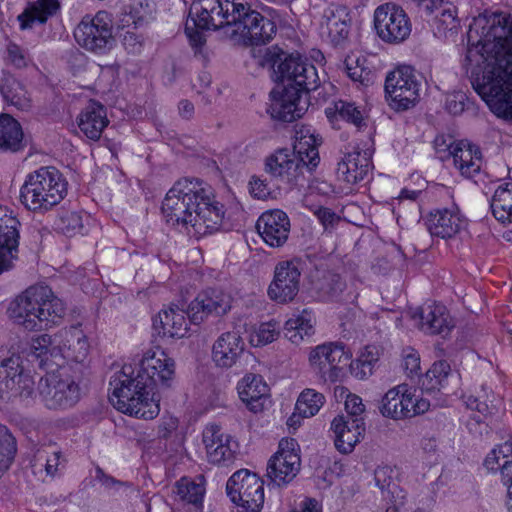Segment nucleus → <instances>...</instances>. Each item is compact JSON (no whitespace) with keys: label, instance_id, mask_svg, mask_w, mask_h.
<instances>
[{"label":"nucleus","instance_id":"46","mask_svg":"<svg viewBox=\"0 0 512 512\" xmlns=\"http://www.w3.org/2000/svg\"><path fill=\"white\" fill-rule=\"evenodd\" d=\"M494 217L502 222H512V183L500 185L491 200Z\"/></svg>","mask_w":512,"mask_h":512},{"label":"nucleus","instance_id":"33","mask_svg":"<svg viewBox=\"0 0 512 512\" xmlns=\"http://www.w3.org/2000/svg\"><path fill=\"white\" fill-rule=\"evenodd\" d=\"M302 90L296 87H285L278 99L271 104L272 115L285 122H292L305 113L307 102L302 101Z\"/></svg>","mask_w":512,"mask_h":512},{"label":"nucleus","instance_id":"6","mask_svg":"<svg viewBox=\"0 0 512 512\" xmlns=\"http://www.w3.org/2000/svg\"><path fill=\"white\" fill-rule=\"evenodd\" d=\"M67 192L63 174L53 166H44L26 175L20 188V202L29 211L45 213L57 206Z\"/></svg>","mask_w":512,"mask_h":512},{"label":"nucleus","instance_id":"55","mask_svg":"<svg viewBox=\"0 0 512 512\" xmlns=\"http://www.w3.org/2000/svg\"><path fill=\"white\" fill-rule=\"evenodd\" d=\"M57 227L69 236L81 233L83 229L82 215L74 211L65 212L60 216Z\"/></svg>","mask_w":512,"mask_h":512},{"label":"nucleus","instance_id":"30","mask_svg":"<svg viewBox=\"0 0 512 512\" xmlns=\"http://www.w3.org/2000/svg\"><path fill=\"white\" fill-rule=\"evenodd\" d=\"M189 323L183 309L169 306L162 309L153 319V328L161 337L181 339L187 335Z\"/></svg>","mask_w":512,"mask_h":512},{"label":"nucleus","instance_id":"59","mask_svg":"<svg viewBox=\"0 0 512 512\" xmlns=\"http://www.w3.org/2000/svg\"><path fill=\"white\" fill-rule=\"evenodd\" d=\"M145 21V11H136V14L131 13L128 7H125L124 12L120 18V23L123 28L133 27L136 28L138 25H141Z\"/></svg>","mask_w":512,"mask_h":512},{"label":"nucleus","instance_id":"19","mask_svg":"<svg viewBox=\"0 0 512 512\" xmlns=\"http://www.w3.org/2000/svg\"><path fill=\"white\" fill-rule=\"evenodd\" d=\"M231 33L245 44H265L275 35L276 25L257 11L243 12V16L233 22Z\"/></svg>","mask_w":512,"mask_h":512},{"label":"nucleus","instance_id":"8","mask_svg":"<svg viewBox=\"0 0 512 512\" xmlns=\"http://www.w3.org/2000/svg\"><path fill=\"white\" fill-rule=\"evenodd\" d=\"M227 495L238 512H260L264 504V482L255 473L241 469L226 484Z\"/></svg>","mask_w":512,"mask_h":512},{"label":"nucleus","instance_id":"62","mask_svg":"<svg viewBox=\"0 0 512 512\" xmlns=\"http://www.w3.org/2000/svg\"><path fill=\"white\" fill-rule=\"evenodd\" d=\"M501 481L507 488V496H512V461L505 460L500 469Z\"/></svg>","mask_w":512,"mask_h":512},{"label":"nucleus","instance_id":"37","mask_svg":"<svg viewBox=\"0 0 512 512\" xmlns=\"http://www.w3.org/2000/svg\"><path fill=\"white\" fill-rule=\"evenodd\" d=\"M455 167L465 177H473L482 167V157L478 147L467 142H459L451 152Z\"/></svg>","mask_w":512,"mask_h":512},{"label":"nucleus","instance_id":"34","mask_svg":"<svg viewBox=\"0 0 512 512\" xmlns=\"http://www.w3.org/2000/svg\"><path fill=\"white\" fill-rule=\"evenodd\" d=\"M108 123L105 107L96 101H90L77 117L80 131L91 140H98Z\"/></svg>","mask_w":512,"mask_h":512},{"label":"nucleus","instance_id":"60","mask_svg":"<svg viewBox=\"0 0 512 512\" xmlns=\"http://www.w3.org/2000/svg\"><path fill=\"white\" fill-rule=\"evenodd\" d=\"M124 48L132 54L140 53L142 50V40L135 32L127 30L123 34L122 40Z\"/></svg>","mask_w":512,"mask_h":512},{"label":"nucleus","instance_id":"42","mask_svg":"<svg viewBox=\"0 0 512 512\" xmlns=\"http://www.w3.org/2000/svg\"><path fill=\"white\" fill-rule=\"evenodd\" d=\"M0 92L4 101L15 108L26 111L31 108V98L24 85L14 77L5 79Z\"/></svg>","mask_w":512,"mask_h":512},{"label":"nucleus","instance_id":"23","mask_svg":"<svg viewBox=\"0 0 512 512\" xmlns=\"http://www.w3.org/2000/svg\"><path fill=\"white\" fill-rule=\"evenodd\" d=\"M18 220L0 207V274L12 269L18 259Z\"/></svg>","mask_w":512,"mask_h":512},{"label":"nucleus","instance_id":"32","mask_svg":"<svg viewBox=\"0 0 512 512\" xmlns=\"http://www.w3.org/2000/svg\"><path fill=\"white\" fill-rule=\"evenodd\" d=\"M426 226L431 235L452 238L465 226V220L456 208L438 209L429 213Z\"/></svg>","mask_w":512,"mask_h":512},{"label":"nucleus","instance_id":"13","mask_svg":"<svg viewBox=\"0 0 512 512\" xmlns=\"http://www.w3.org/2000/svg\"><path fill=\"white\" fill-rule=\"evenodd\" d=\"M386 100L395 111L413 107L419 99V83L410 66H399L385 79Z\"/></svg>","mask_w":512,"mask_h":512},{"label":"nucleus","instance_id":"22","mask_svg":"<svg viewBox=\"0 0 512 512\" xmlns=\"http://www.w3.org/2000/svg\"><path fill=\"white\" fill-rule=\"evenodd\" d=\"M55 351L58 359L83 362L89 353L87 336L79 326L60 329L54 334Z\"/></svg>","mask_w":512,"mask_h":512},{"label":"nucleus","instance_id":"57","mask_svg":"<svg viewBox=\"0 0 512 512\" xmlns=\"http://www.w3.org/2000/svg\"><path fill=\"white\" fill-rule=\"evenodd\" d=\"M314 214L325 230L333 229L340 221V217L329 208L318 207Z\"/></svg>","mask_w":512,"mask_h":512},{"label":"nucleus","instance_id":"47","mask_svg":"<svg viewBox=\"0 0 512 512\" xmlns=\"http://www.w3.org/2000/svg\"><path fill=\"white\" fill-rule=\"evenodd\" d=\"M450 371V365L446 361L435 362L422 378V388L430 392L441 390L445 386Z\"/></svg>","mask_w":512,"mask_h":512},{"label":"nucleus","instance_id":"61","mask_svg":"<svg viewBox=\"0 0 512 512\" xmlns=\"http://www.w3.org/2000/svg\"><path fill=\"white\" fill-rule=\"evenodd\" d=\"M403 366L409 374L417 373L420 369L419 355L413 349H408L404 352Z\"/></svg>","mask_w":512,"mask_h":512},{"label":"nucleus","instance_id":"1","mask_svg":"<svg viewBox=\"0 0 512 512\" xmlns=\"http://www.w3.org/2000/svg\"><path fill=\"white\" fill-rule=\"evenodd\" d=\"M478 27L482 31L477 45L466 54L469 66L484 64L473 87L497 117L512 121V18L499 14L475 19L469 41Z\"/></svg>","mask_w":512,"mask_h":512},{"label":"nucleus","instance_id":"26","mask_svg":"<svg viewBox=\"0 0 512 512\" xmlns=\"http://www.w3.org/2000/svg\"><path fill=\"white\" fill-rule=\"evenodd\" d=\"M372 150L369 147L360 149L353 147L352 151L345 154L337 165V176L348 184H356L362 181L371 169Z\"/></svg>","mask_w":512,"mask_h":512},{"label":"nucleus","instance_id":"56","mask_svg":"<svg viewBox=\"0 0 512 512\" xmlns=\"http://www.w3.org/2000/svg\"><path fill=\"white\" fill-rule=\"evenodd\" d=\"M7 60L16 68H24L31 61L27 52L12 42L7 45Z\"/></svg>","mask_w":512,"mask_h":512},{"label":"nucleus","instance_id":"9","mask_svg":"<svg viewBox=\"0 0 512 512\" xmlns=\"http://www.w3.org/2000/svg\"><path fill=\"white\" fill-rule=\"evenodd\" d=\"M429 408L430 402L422 397V393H418L416 389L402 384L385 393L379 410L384 417L402 420L423 414Z\"/></svg>","mask_w":512,"mask_h":512},{"label":"nucleus","instance_id":"54","mask_svg":"<svg viewBox=\"0 0 512 512\" xmlns=\"http://www.w3.org/2000/svg\"><path fill=\"white\" fill-rule=\"evenodd\" d=\"M44 452H39L35 458L34 466H41L45 468L48 476L54 477L64 467V460H61V453L54 451L51 454L44 456Z\"/></svg>","mask_w":512,"mask_h":512},{"label":"nucleus","instance_id":"16","mask_svg":"<svg viewBox=\"0 0 512 512\" xmlns=\"http://www.w3.org/2000/svg\"><path fill=\"white\" fill-rule=\"evenodd\" d=\"M277 69L281 80L287 81V87H296L297 90L305 92L319 87L320 78L316 67L298 54L286 56Z\"/></svg>","mask_w":512,"mask_h":512},{"label":"nucleus","instance_id":"51","mask_svg":"<svg viewBox=\"0 0 512 512\" xmlns=\"http://www.w3.org/2000/svg\"><path fill=\"white\" fill-rule=\"evenodd\" d=\"M378 361V351L376 347L368 346L361 355L351 363L353 373L360 379H365L372 375L373 369Z\"/></svg>","mask_w":512,"mask_h":512},{"label":"nucleus","instance_id":"43","mask_svg":"<svg viewBox=\"0 0 512 512\" xmlns=\"http://www.w3.org/2000/svg\"><path fill=\"white\" fill-rule=\"evenodd\" d=\"M325 113L331 122L342 119L361 129L366 125L363 112L353 102L339 100L333 103V106L326 108Z\"/></svg>","mask_w":512,"mask_h":512},{"label":"nucleus","instance_id":"4","mask_svg":"<svg viewBox=\"0 0 512 512\" xmlns=\"http://www.w3.org/2000/svg\"><path fill=\"white\" fill-rule=\"evenodd\" d=\"M139 380L136 367L125 363L110 379L111 403L124 414L153 419L160 411L159 399Z\"/></svg>","mask_w":512,"mask_h":512},{"label":"nucleus","instance_id":"63","mask_svg":"<svg viewBox=\"0 0 512 512\" xmlns=\"http://www.w3.org/2000/svg\"><path fill=\"white\" fill-rule=\"evenodd\" d=\"M250 192L258 199H265L270 194L267 184L259 178H252L250 181Z\"/></svg>","mask_w":512,"mask_h":512},{"label":"nucleus","instance_id":"45","mask_svg":"<svg viewBox=\"0 0 512 512\" xmlns=\"http://www.w3.org/2000/svg\"><path fill=\"white\" fill-rule=\"evenodd\" d=\"M464 403L468 409L477 411L482 416L487 417L500 409L502 401L492 391L488 392L482 386L478 395L464 396Z\"/></svg>","mask_w":512,"mask_h":512},{"label":"nucleus","instance_id":"17","mask_svg":"<svg viewBox=\"0 0 512 512\" xmlns=\"http://www.w3.org/2000/svg\"><path fill=\"white\" fill-rule=\"evenodd\" d=\"M294 439H282L267 466V476L277 485L292 481L300 470V456Z\"/></svg>","mask_w":512,"mask_h":512},{"label":"nucleus","instance_id":"5","mask_svg":"<svg viewBox=\"0 0 512 512\" xmlns=\"http://www.w3.org/2000/svg\"><path fill=\"white\" fill-rule=\"evenodd\" d=\"M318 141L309 129L296 131L293 151L279 149L265 160V171L283 184H296L304 170L312 171L320 162Z\"/></svg>","mask_w":512,"mask_h":512},{"label":"nucleus","instance_id":"24","mask_svg":"<svg viewBox=\"0 0 512 512\" xmlns=\"http://www.w3.org/2000/svg\"><path fill=\"white\" fill-rule=\"evenodd\" d=\"M207 460L216 465L225 464L234 458L237 444L233 438L216 424H210L203 430Z\"/></svg>","mask_w":512,"mask_h":512},{"label":"nucleus","instance_id":"29","mask_svg":"<svg viewBox=\"0 0 512 512\" xmlns=\"http://www.w3.org/2000/svg\"><path fill=\"white\" fill-rule=\"evenodd\" d=\"M231 308V297L219 290L211 289L199 294L190 304L192 322H200L210 314L223 315Z\"/></svg>","mask_w":512,"mask_h":512},{"label":"nucleus","instance_id":"52","mask_svg":"<svg viewBox=\"0 0 512 512\" xmlns=\"http://www.w3.org/2000/svg\"><path fill=\"white\" fill-rule=\"evenodd\" d=\"M177 494L188 503L199 504L203 500L205 488L202 483L182 478L177 482Z\"/></svg>","mask_w":512,"mask_h":512},{"label":"nucleus","instance_id":"38","mask_svg":"<svg viewBox=\"0 0 512 512\" xmlns=\"http://www.w3.org/2000/svg\"><path fill=\"white\" fill-rule=\"evenodd\" d=\"M240 399L246 403L253 412L263 407L261 400L267 395L268 387L259 375L249 374L243 377L237 385Z\"/></svg>","mask_w":512,"mask_h":512},{"label":"nucleus","instance_id":"11","mask_svg":"<svg viewBox=\"0 0 512 512\" xmlns=\"http://www.w3.org/2000/svg\"><path fill=\"white\" fill-rule=\"evenodd\" d=\"M136 367L140 383H145L151 392L156 388H170L175 378V362L162 349L146 351Z\"/></svg>","mask_w":512,"mask_h":512},{"label":"nucleus","instance_id":"25","mask_svg":"<svg viewBox=\"0 0 512 512\" xmlns=\"http://www.w3.org/2000/svg\"><path fill=\"white\" fill-rule=\"evenodd\" d=\"M418 328L426 334L447 336L455 324L447 308L440 303L427 304L413 314Z\"/></svg>","mask_w":512,"mask_h":512},{"label":"nucleus","instance_id":"39","mask_svg":"<svg viewBox=\"0 0 512 512\" xmlns=\"http://www.w3.org/2000/svg\"><path fill=\"white\" fill-rule=\"evenodd\" d=\"M56 343L54 342V334H42L33 337L29 343L28 357L38 361L39 367L52 371L53 362L58 368L60 364L54 361L57 358L55 351Z\"/></svg>","mask_w":512,"mask_h":512},{"label":"nucleus","instance_id":"64","mask_svg":"<svg viewBox=\"0 0 512 512\" xmlns=\"http://www.w3.org/2000/svg\"><path fill=\"white\" fill-rule=\"evenodd\" d=\"M292 512H322V507L317 500L306 498Z\"/></svg>","mask_w":512,"mask_h":512},{"label":"nucleus","instance_id":"58","mask_svg":"<svg viewBox=\"0 0 512 512\" xmlns=\"http://www.w3.org/2000/svg\"><path fill=\"white\" fill-rule=\"evenodd\" d=\"M256 0H226L224 5L229 8L231 15L234 16L235 20L243 16V12H249L252 4Z\"/></svg>","mask_w":512,"mask_h":512},{"label":"nucleus","instance_id":"10","mask_svg":"<svg viewBox=\"0 0 512 512\" xmlns=\"http://www.w3.org/2000/svg\"><path fill=\"white\" fill-rule=\"evenodd\" d=\"M79 46L95 54L107 53L114 44L109 15L99 11L94 17L85 16L74 30Z\"/></svg>","mask_w":512,"mask_h":512},{"label":"nucleus","instance_id":"31","mask_svg":"<svg viewBox=\"0 0 512 512\" xmlns=\"http://www.w3.org/2000/svg\"><path fill=\"white\" fill-rule=\"evenodd\" d=\"M245 348L238 331L222 333L213 344L212 360L216 366L230 368L234 366Z\"/></svg>","mask_w":512,"mask_h":512},{"label":"nucleus","instance_id":"36","mask_svg":"<svg viewBox=\"0 0 512 512\" xmlns=\"http://www.w3.org/2000/svg\"><path fill=\"white\" fill-rule=\"evenodd\" d=\"M316 318L309 309L292 314L285 322L284 336L293 344L308 341L315 333Z\"/></svg>","mask_w":512,"mask_h":512},{"label":"nucleus","instance_id":"49","mask_svg":"<svg viewBox=\"0 0 512 512\" xmlns=\"http://www.w3.org/2000/svg\"><path fill=\"white\" fill-rule=\"evenodd\" d=\"M16 451L15 438L5 426L0 424V477L9 469Z\"/></svg>","mask_w":512,"mask_h":512},{"label":"nucleus","instance_id":"50","mask_svg":"<svg viewBox=\"0 0 512 512\" xmlns=\"http://www.w3.org/2000/svg\"><path fill=\"white\" fill-rule=\"evenodd\" d=\"M280 334L279 323L271 320L259 324L250 334V343L255 347L265 346L275 341Z\"/></svg>","mask_w":512,"mask_h":512},{"label":"nucleus","instance_id":"14","mask_svg":"<svg viewBox=\"0 0 512 512\" xmlns=\"http://www.w3.org/2000/svg\"><path fill=\"white\" fill-rule=\"evenodd\" d=\"M35 380L25 372L19 363V357H9L0 361V399L9 401L19 397L30 400L36 396Z\"/></svg>","mask_w":512,"mask_h":512},{"label":"nucleus","instance_id":"27","mask_svg":"<svg viewBox=\"0 0 512 512\" xmlns=\"http://www.w3.org/2000/svg\"><path fill=\"white\" fill-rule=\"evenodd\" d=\"M331 431L334 434L336 449L343 454L351 453L363 437L364 419L339 415L331 422Z\"/></svg>","mask_w":512,"mask_h":512},{"label":"nucleus","instance_id":"18","mask_svg":"<svg viewBox=\"0 0 512 512\" xmlns=\"http://www.w3.org/2000/svg\"><path fill=\"white\" fill-rule=\"evenodd\" d=\"M352 354L345 350L339 342H329L317 345L309 354V363L324 380L334 381L338 376L339 365H346Z\"/></svg>","mask_w":512,"mask_h":512},{"label":"nucleus","instance_id":"2","mask_svg":"<svg viewBox=\"0 0 512 512\" xmlns=\"http://www.w3.org/2000/svg\"><path fill=\"white\" fill-rule=\"evenodd\" d=\"M166 222L183 226L196 238L219 230L224 217L223 205L214 199L210 187L199 179L177 181L162 202Z\"/></svg>","mask_w":512,"mask_h":512},{"label":"nucleus","instance_id":"21","mask_svg":"<svg viewBox=\"0 0 512 512\" xmlns=\"http://www.w3.org/2000/svg\"><path fill=\"white\" fill-rule=\"evenodd\" d=\"M352 16L347 6L330 3L324 10L320 20V34L333 45L343 44L350 34Z\"/></svg>","mask_w":512,"mask_h":512},{"label":"nucleus","instance_id":"7","mask_svg":"<svg viewBox=\"0 0 512 512\" xmlns=\"http://www.w3.org/2000/svg\"><path fill=\"white\" fill-rule=\"evenodd\" d=\"M37 394L48 409H67L79 401L80 387L66 368L59 367L39 379Z\"/></svg>","mask_w":512,"mask_h":512},{"label":"nucleus","instance_id":"15","mask_svg":"<svg viewBox=\"0 0 512 512\" xmlns=\"http://www.w3.org/2000/svg\"><path fill=\"white\" fill-rule=\"evenodd\" d=\"M300 279L301 270L298 262H279L274 268L273 280L267 289L268 297L278 304L292 302L299 292Z\"/></svg>","mask_w":512,"mask_h":512},{"label":"nucleus","instance_id":"35","mask_svg":"<svg viewBox=\"0 0 512 512\" xmlns=\"http://www.w3.org/2000/svg\"><path fill=\"white\" fill-rule=\"evenodd\" d=\"M59 10L60 2L58 0H36L18 15L17 20L20 29H35L37 26L45 24L51 17L55 16Z\"/></svg>","mask_w":512,"mask_h":512},{"label":"nucleus","instance_id":"41","mask_svg":"<svg viewBox=\"0 0 512 512\" xmlns=\"http://www.w3.org/2000/svg\"><path fill=\"white\" fill-rule=\"evenodd\" d=\"M440 11L431 20L434 34L439 38L454 35L459 27L456 7L451 3L439 4Z\"/></svg>","mask_w":512,"mask_h":512},{"label":"nucleus","instance_id":"20","mask_svg":"<svg viewBox=\"0 0 512 512\" xmlns=\"http://www.w3.org/2000/svg\"><path fill=\"white\" fill-rule=\"evenodd\" d=\"M224 3L226 0H198L193 3L189 13L193 26L201 30L232 27L235 18Z\"/></svg>","mask_w":512,"mask_h":512},{"label":"nucleus","instance_id":"12","mask_svg":"<svg viewBox=\"0 0 512 512\" xmlns=\"http://www.w3.org/2000/svg\"><path fill=\"white\" fill-rule=\"evenodd\" d=\"M374 27L385 43L400 44L411 34L412 24L405 10L396 3L387 2L374 11Z\"/></svg>","mask_w":512,"mask_h":512},{"label":"nucleus","instance_id":"48","mask_svg":"<svg viewBox=\"0 0 512 512\" xmlns=\"http://www.w3.org/2000/svg\"><path fill=\"white\" fill-rule=\"evenodd\" d=\"M324 403L325 397L323 394L314 389H305L297 399L295 410L303 417H312L318 413Z\"/></svg>","mask_w":512,"mask_h":512},{"label":"nucleus","instance_id":"53","mask_svg":"<svg viewBox=\"0 0 512 512\" xmlns=\"http://www.w3.org/2000/svg\"><path fill=\"white\" fill-rule=\"evenodd\" d=\"M335 395L340 398L345 397L346 416L350 418H363L362 414L365 410V406L359 396L349 393L348 390L342 386L335 388Z\"/></svg>","mask_w":512,"mask_h":512},{"label":"nucleus","instance_id":"3","mask_svg":"<svg viewBox=\"0 0 512 512\" xmlns=\"http://www.w3.org/2000/svg\"><path fill=\"white\" fill-rule=\"evenodd\" d=\"M10 317L27 331H40L59 325L66 314L64 302L46 285L27 288L11 303Z\"/></svg>","mask_w":512,"mask_h":512},{"label":"nucleus","instance_id":"44","mask_svg":"<svg viewBox=\"0 0 512 512\" xmlns=\"http://www.w3.org/2000/svg\"><path fill=\"white\" fill-rule=\"evenodd\" d=\"M392 469L389 466L378 467L374 473L376 486L381 490L382 497L394 503L397 507L403 504L405 498L403 491L394 483L392 479Z\"/></svg>","mask_w":512,"mask_h":512},{"label":"nucleus","instance_id":"28","mask_svg":"<svg viewBox=\"0 0 512 512\" xmlns=\"http://www.w3.org/2000/svg\"><path fill=\"white\" fill-rule=\"evenodd\" d=\"M257 229L266 244L271 247H280L288 239L290 221L286 213L281 210L266 211L259 217Z\"/></svg>","mask_w":512,"mask_h":512},{"label":"nucleus","instance_id":"40","mask_svg":"<svg viewBox=\"0 0 512 512\" xmlns=\"http://www.w3.org/2000/svg\"><path fill=\"white\" fill-rule=\"evenodd\" d=\"M23 130L11 115L0 114V151L17 152L24 147Z\"/></svg>","mask_w":512,"mask_h":512}]
</instances>
